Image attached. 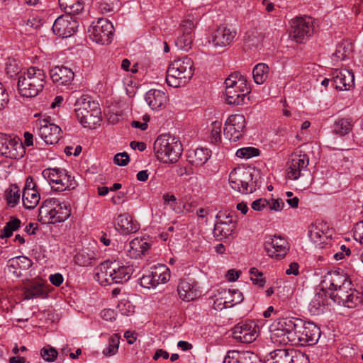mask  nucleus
<instances>
[{
	"label": "nucleus",
	"mask_w": 363,
	"mask_h": 363,
	"mask_svg": "<svg viewBox=\"0 0 363 363\" xmlns=\"http://www.w3.org/2000/svg\"><path fill=\"white\" fill-rule=\"evenodd\" d=\"M263 180L261 170L250 166L237 167L229 174V184L231 188L241 194L255 192Z\"/></svg>",
	"instance_id": "1"
},
{
	"label": "nucleus",
	"mask_w": 363,
	"mask_h": 363,
	"mask_svg": "<svg viewBox=\"0 0 363 363\" xmlns=\"http://www.w3.org/2000/svg\"><path fill=\"white\" fill-rule=\"evenodd\" d=\"M194 74V65L192 60L187 56L174 60L167 69V84L174 88L187 84Z\"/></svg>",
	"instance_id": "2"
},
{
	"label": "nucleus",
	"mask_w": 363,
	"mask_h": 363,
	"mask_svg": "<svg viewBox=\"0 0 363 363\" xmlns=\"http://www.w3.org/2000/svg\"><path fill=\"white\" fill-rule=\"evenodd\" d=\"M46 75L43 69L30 67L18 77V90L19 94L27 98L36 96L43 91Z\"/></svg>",
	"instance_id": "3"
},
{
	"label": "nucleus",
	"mask_w": 363,
	"mask_h": 363,
	"mask_svg": "<svg viewBox=\"0 0 363 363\" xmlns=\"http://www.w3.org/2000/svg\"><path fill=\"white\" fill-rule=\"evenodd\" d=\"M96 270L95 279L103 286L123 284L130 277V269L116 261H105Z\"/></svg>",
	"instance_id": "4"
},
{
	"label": "nucleus",
	"mask_w": 363,
	"mask_h": 363,
	"mask_svg": "<svg viewBox=\"0 0 363 363\" xmlns=\"http://www.w3.org/2000/svg\"><path fill=\"white\" fill-rule=\"evenodd\" d=\"M309 157L301 150H296L287 162V177L298 180L299 188L306 189L311 184V172L308 169Z\"/></svg>",
	"instance_id": "5"
},
{
	"label": "nucleus",
	"mask_w": 363,
	"mask_h": 363,
	"mask_svg": "<svg viewBox=\"0 0 363 363\" xmlns=\"http://www.w3.org/2000/svg\"><path fill=\"white\" fill-rule=\"evenodd\" d=\"M182 145L178 138L170 135H161L154 143V152L163 163H174L182 153Z\"/></svg>",
	"instance_id": "6"
},
{
	"label": "nucleus",
	"mask_w": 363,
	"mask_h": 363,
	"mask_svg": "<svg viewBox=\"0 0 363 363\" xmlns=\"http://www.w3.org/2000/svg\"><path fill=\"white\" fill-rule=\"evenodd\" d=\"M226 102L228 104L239 106L251 92V88L246 78L239 72H233L225 81Z\"/></svg>",
	"instance_id": "7"
},
{
	"label": "nucleus",
	"mask_w": 363,
	"mask_h": 363,
	"mask_svg": "<svg viewBox=\"0 0 363 363\" xmlns=\"http://www.w3.org/2000/svg\"><path fill=\"white\" fill-rule=\"evenodd\" d=\"M71 215V206L67 202L60 203L56 199H47L40 207L38 220L43 223L63 222Z\"/></svg>",
	"instance_id": "8"
},
{
	"label": "nucleus",
	"mask_w": 363,
	"mask_h": 363,
	"mask_svg": "<svg viewBox=\"0 0 363 363\" xmlns=\"http://www.w3.org/2000/svg\"><path fill=\"white\" fill-rule=\"evenodd\" d=\"M75 113L79 123L85 128H95L101 122L99 104L88 96H83L77 101Z\"/></svg>",
	"instance_id": "9"
},
{
	"label": "nucleus",
	"mask_w": 363,
	"mask_h": 363,
	"mask_svg": "<svg viewBox=\"0 0 363 363\" xmlns=\"http://www.w3.org/2000/svg\"><path fill=\"white\" fill-rule=\"evenodd\" d=\"M315 31V20L309 16H296L290 21L289 38L304 43Z\"/></svg>",
	"instance_id": "10"
},
{
	"label": "nucleus",
	"mask_w": 363,
	"mask_h": 363,
	"mask_svg": "<svg viewBox=\"0 0 363 363\" xmlns=\"http://www.w3.org/2000/svg\"><path fill=\"white\" fill-rule=\"evenodd\" d=\"M320 336V330L316 325L311 322L298 321L290 335V345H312L318 342Z\"/></svg>",
	"instance_id": "11"
},
{
	"label": "nucleus",
	"mask_w": 363,
	"mask_h": 363,
	"mask_svg": "<svg viewBox=\"0 0 363 363\" xmlns=\"http://www.w3.org/2000/svg\"><path fill=\"white\" fill-rule=\"evenodd\" d=\"M42 174L48 181L52 189L55 191L60 192L74 187V177L68 174L65 169L48 168L44 169Z\"/></svg>",
	"instance_id": "12"
},
{
	"label": "nucleus",
	"mask_w": 363,
	"mask_h": 363,
	"mask_svg": "<svg viewBox=\"0 0 363 363\" xmlns=\"http://www.w3.org/2000/svg\"><path fill=\"white\" fill-rule=\"evenodd\" d=\"M322 284L329 290L335 291L336 293L333 296L338 298L341 293L349 292L352 281L344 271H330L325 275Z\"/></svg>",
	"instance_id": "13"
},
{
	"label": "nucleus",
	"mask_w": 363,
	"mask_h": 363,
	"mask_svg": "<svg viewBox=\"0 0 363 363\" xmlns=\"http://www.w3.org/2000/svg\"><path fill=\"white\" fill-rule=\"evenodd\" d=\"M24 154L25 149L20 138L0 133V155L18 160L23 157Z\"/></svg>",
	"instance_id": "14"
},
{
	"label": "nucleus",
	"mask_w": 363,
	"mask_h": 363,
	"mask_svg": "<svg viewBox=\"0 0 363 363\" xmlns=\"http://www.w3.org/2000/svg\"><path fill=\"white\" fill-rule=\"evenodd\" d=\"M296 323L288 318H277L274 320V345L286 346L291 341L290 335L294 332Z\"/></svg>",
	"instance_id": "15"
},
{
	"label": "nucleus",
	"mask_w": 363,
	"mask_h": 363,
	"mask_svg": "<svg viewBox=\"0 0 363 363\" xmlns=\"http://www.w3.org/2000/svg\"><path fill=\"white\" fill-rule=\"evenodd\" d=\"M114 28L111 22L106 18H99L94 23L90 30L93 40L102 45L109 44L113 36Z\"/></svg>",
	"instance_id": "16"
},
{
	"label": "nucleus",
	"mask_w": 363,
	"mask_h": 363,
	"mask_svg": "<svg viewBox=\"0 0 363 363\" xmlns=\"http://www.w3.org/2000/svg\"><path fill=\"white\" fill-rule=\"evenodd\" d=\"M38 134L48 145L57 143L62 137L61 128L48 119L39 120L36 123Z\"/></svg>",
	"instance_id": "17"
},
{
	"label": "nucleus",
	"mask_w": 363,
	"mask_h": 363,
	"mask_svg": "<svg viewBox=\"0 0 363 363\" xmlns=\"http://www.w3.org/2000/svg\"><path fill=\"white\" fill-rule=\"evenodd\" d=\"M245 128V118L242 114L230 116L225 123L223 134L225 138L236 142L242 136Z\"/></svg>",
	"instance_id": "18"
},
{
	"label": "nucleus",
	"mask_w": 363,
	"mask_h": 363,
	"mask_svg": "<svg viewBox=\"0 0 363 363\" xmlns=\"http://www.w3.org/2000/svg\"><path fill=\"white\" fill-rule=\"evenodd\" d=\"M258 326L251 320L239 323L233 328V337L238 342L251 343L257 337Z\"/></svg>",
	"instance_id": "19"
},
{
	"label": "nucleus",
	"mask_w": 363,
	"mask_h": 363,
	"mask_svg": "<svg viewBox=\"0 0 363 363\" xmlns=\"http://www.w3.org/2000/svg\"><path fill=\"white\" fill-rule=\"evenodd\" d=\"M23 203L26 208L33 209L39 203L40 196L33 177L26 178L22 194Z\"/></svg>",
	"instance_id": "20"
},
{
	"label": "nucleus",
	"mask_w": 363,
	"mask_h": 363,
	"mask_svg": "<svg viewBox=\"0 0 363 363\" xmlns=\"http://www.w3.org/2000/svg\"><path fill=\"white\" fill-rule=\"evenodd\" d=\"M77 23L72 16L62 15L53 23V33L63 38L70 37L75 32Z\"/></svg>",
	"instance_id": "21"
},
{
	"label": "nucleus",
	"mask_w": 363,
	"mask_h": 363,
	"mask_svg": "<svg viewBox=\"0 0 363 363\" xmlns=\"http://www.w3.org/2000/svg\"><path fill=\"white\" fill-rule=\"evenodd\" d=\"M333 82L336 89L350 90L354 86V77L347 69H335L333 72Z\"/></svg>",
	"instance_id": "22"
},
{
	"label": "nucleus",
	"mask_w": 363,
	"mask_h": 363,
	"mask_svg": "<svg viewBox=\"0 0 363 363\" xmlns=\"http://www.w3.org/2000/svg\"><path fill=\"white\" fill-rule=\"evenodd\" d=\"M235 35V30L224 26L219 27L213 33L209 42L216 48H224L233 41Z\"/></svg>",
	"instance_id": "23"
},
{
	"label": "nucleus",
	"mask_w": 363,
	"mask_h": 363,
	"mask_svg": "<svg viewBox=\"0 0 363 363\" xmlns=\"http://www.w3.org/2000/svg\"><path fill=\"white\" fill-rule=\"evenodd\" d=\"M145 101L152 110H160L165 108L168 96L167 94L159 89H150L145 94Z\"/></svg>",
	"instance_id": "24"
},
{
	"label": "nucleus",
	"mask_w": 363,
	"mask_h": 363,
	"mask_svg": "<svg viewBox=\"0 0 363 363\" xmlns=\"http://www.w3.org/2000/svg\"><path fill=\"white\" fill-rule=\"evenodd\" d=\"M52 82L58 85L69 84L74 79V74L72 70L66 67L56 66L50 72Z\"/></svg>",
	"instance_id": "25"
},
{
	"label": "nucleus",
	"mask_w": 363,
	"mask_h": 363,
	"mask_svg": "<svg viewBox=\"0 0 363 363\" xmlns=\"http://www.w3.org/2000/svg\"><path fill=\"white\" fill-rule=\"evenodd\" d=\"M179 297L185 301H191L199 296V292L194 282L181 279L177 286Z\"/></svg>",
	"instance_id": "26"
},
{
	"label": "nucleus",
	"mask_w": 363,
	"mask_h": 363,
	"mask_svg": "<svg viewBox=\"0 0 363 363\" xmlns=\"http://www.w3.org/2000/svg\"><path fill=\"white\" fill-rule=\"evenodd\" d=\"M116 225L123 234L136 233L140 228L138 223L128 213L120 214L116 219Z\"/></svg>",
	"instance_id": "27"
},
{
	"label": "nucleus",
	"mask_w": 363,
	"mask_h": 363,
	"mask_svg": "<svg viewBox=\"0 0 363 363\" xmlns=\"http://www.w3.org/2000/svg\"><path fill=\"white\" fill-rule=\"evenodd\" d=\"M59 5L62 11H64L67 16L77 15L80 13L84 7V0H58Z\"/></svg>",
	"instance_id": "28"
},
{
	"label": "nucleus",
	"mask_w": 363,
	"mask_h": 363,
	"mask_svg": "<svg viewBox=\"0 0 363 363\" xmlns=\"http://www.w3.org/2000/svg\"><path fill=\"white\" fill-rule=\"evenodd\" d=\"M337 298L339 302H342L345 306L350 308L356 307L357 305L362 301V296L360 293L353 289L352 287L351 289L349 290V292H344L339 294Z\"/></svg>",
	"instance_id": "29"
},
{
	"label": "nucleus",
	"mask_w": 363,
	"mask_h": 363,
	"mask_svg": "<svg viewBox=\"0 0 363 363\" xmlns=\"http://www.w3.org/2000/svg\"><path fill=\"white\" fill-rule=\"evenodd\" d=\"M150 273L156 286L160 284L167 283L170 278L169 269L164 264L155 266L152 268Z\"/></svg>",
	"instance_id": "30"
},
{
	"label": "nucleus",
	"mask_w": 363,
	"mask_h": 363,
	"mask_svg": "<svg viewBox=\"0 0 363 363\" xmlns=\"http://www.w3.org/2000/svg\"><path fill=\"white\" fill-rule=\"evenodd\" d=\"M220 299L223 300V306L219 308L222 309L223 308L231 307L241 303L243 301V296L238 289H228V291L225 290Z\"/></svg>",
	"instance_id": "31"
},
{
	"label": "nucleus",
	"mask_w": 363,
	"mask_h": 363,
	"mask_svg": "<svg viewBox=\"0 0 363 363\" xmlns=\"http://www.w3.org/2000/svg\"><path fill=\"white\" fill-rule=\"evenodd\" d=\"M323 227L322 223H315L311 225L308 228V236L311 240L318 245L323 244L328 239Z\"/></svg>",
	"instance_id": "32"
},
{
	"label": "nucleus",
	"mask_w": 363,
	"mask_h": 363,
	"mask_svg": "<svg viewBox=\"0 0 363 363\" xmlns=\"http://www.w3.org/2000/svg\"><path fill=\"white\" fill-rule=\"evenodd\" d=\"M211 157V151L206 148H197L189 155V162L196 166L204 164Z\"/></svg>",
	"instance_id": "33"
},
{
	"label": "nucleus",
	"mask_w": 363,
	"mask_h": 363,
	"mask_svg": "<svg viewBox=\"0 0 363 363\" xmlns=\"http://www.w3.org/2000/svg\"><path fill=\"white\" fill-rule=\"evenodd\" d=\"M32 263L30 259L25 256H18L11 258L7 262V267L9 271L13 274L18 275L16 269H27L31 266Z\"/></svg>",
	"instance_id": "34"
},
{
	"label": "nucleus",
	"mask_w": 363,
	"mask_h": 363,
	"mask_svg": "<svg viewBox=\"0 0 363 363\" xmlns=\"http://www.w3.org/2000/svg\"><path fill=\"white\" fill-rule=\"evenodd\" d=\"M277 345H274V363H291L294 351L289 350L286 346L276 348Z\"/></svg>",
	"instance_id": "35"
},
{
	"label": "nucleus",
	"mask_w": 363,
	"mask_h": 363,
	"mask_svg": "<svg viewBox=\"0 0 363 363\" xmlns=\"http://www.w3.org/2000/svg\"><path fill=\"white\" fill-rule=\"evenodd\" d=\"M353 128L352 121L347 118H338L333 124V133L344 136L347 135Z\"/></svg>",
	"instance_id": "36"
},
{
	"label": "nucleus",
	"mask_w": 363,
	"mask_h": 363,
	"mask_svg": "<svg viewBox=\"0 0 363 363\" xmlns=\"http://www.w3.org/2000/svg\"><path fill=\"white\" fill-rule=\"evenodd\" d=\"M326 294L323 291L315 294L309 303V311L313 315H318L320 313L325 305Z\"/></svg>",
	"instance_id": "37"
},
{
	"label": "nucleus",
	"mask_w": 363,
	"mask_h": 363,
	"mask_svg": "<svg viewBox=\"0 0 363 363\" xmlns=\"http://www.w3.org/2000/svg\"><path fill=\"white\" fill-rule=\"evenodd\" d=\"M26 299L44 298L47 292L44 286L41 284H33L25 288L23 291Z\"/></svg>",
	"instance_id": "38"
},
{
	"label": "nucleus",
	"mask_w": 363,
	"mask_h": 363,
	"mask_svg": "<svg viewBox=\"0 0 363 363\" xmlns=\"http://www.w3.org/2000/svg\"><path fill=\"white\" fill-rule=\"evenodd\" d=\"M269 67L264 63H258L252 69L254 81L257 84H262L268 78Z\"/></svg>",
	"instance_id": "39"
},
{
	"label": "nucleus",
	"mask_w": 363,
	"mask_h": 363,
	"mask_svg": "<svg viewBox=\"0 0 363 363\" xmlns=\"http://www.w3.org/2000/svg\"><path fill=\"white\" fill-rule=\"evenodd\" d=\"M274 238L276 239L274 240V249L275 250L274 255L279 258L285 257L289 250V242L284 238L281 236L277 237L274 235Z\"/></svg>",
	"instance_id": "40"
},
{
	"label": "nucleus",
	"mask_w": 363,
	"mask_h": 363,
	"mask_svg": "<svg viewBox=\"0 0 363 363\" xmlns=\"http://www.w3.org/2000/svg\"><path fill=\"white\" fill-rule=\"evenodd\" d=\"M235 226L226 222H219L215 225L213 229L214 236L222 239L223 238H228L231 235L234 231Z\"/></svg>",
	"instance_id": "41"
},
{
	"label": "nucleus",
	"mask_w": 363,
	"mask_h": 363,
	"mask_svg": "<svg viewBox=\"0 0 363 363\" xmlns=\"http://www.w3.org/2000/svg\"><path fill=\"white\" fill-rule=\"evenodd\" d=\"M292 289L289 286H279L277 290V297L279 301V304L281 308L287 306L288 302L291 297Z\"/></svg>",
	"instance_id": "42"
},
{
	"label": "nucleus",
	"mask_w": 363,
	"mask_h": 363,
	"mask_svg": "<svg viewBox=\"0 0 363 363\" xmlns=\"http://www.w3.org/2000/svg\"><path fill=\"white\" fill-rule=\"evenodd\" d=\"M21 226V220L15 217H11L10 220L7 222L4 227V229L1 230V234L0 235L1 238H10L13 231L17 230Z\"/></svg>",
	"instance_id": "43"
},
{
	"label": "nucleus",
	"mask_w": 363,
	"mask_h": 363,
	"mask_svg": "<svg viewBox=\"0 0 363 363\" xmlns=\"http://www.w3.org/2000/svg\"><path fill=\"white\" fill-rule=\"evenodd\" d=\"M20 189L16 184H11L5 191V198L8 204L14 206L20 199Z\"/></svg>",
	"instance_id": "44"
},
{
	"label": "nucleus",
	"mask_w": 363,
	"mask_h": 363,
	"mask_svg": "<svg viewBox=\"0 0 363 363\" xmlns=\"http://www.w3.org/2000/svg\"><path fill=\"white\" fill-rule=\"evenodd\" d=\"M94 259L93 252H87L84 250L79 252L74 257L75 263L82 267L91 265Z\"/></svg>",
	"instance_id": "45"
},
{
	"label": "nucleus",
	"mask_w": 363,
	"mask_h": 363,
	"mask_svg": "<svg viewBox=\"0 0 363 363\" xmlns=\"http://www.w3.org/2000/svg\"><path fill=\"white\" fill-rule=\"evenodd\" d=\"M193 40L194 35L187 33H185V34L182 33L175 40V45L179 50L188 51L191 48Z\"/></svg>",
	"instance_id": "46"
},
{
	"label": "nucleus",
	"mask_w": 363,
	"mask_h": 363,
	"mask_svg": "<svg viewBox=\"0 0 363 363\" xmlns=\"http://www.w3.org/2000/svg\"><path fill=\"white\" fill-rule=\"evenodd\" d=\"M120 337L117 334L112 335L108 340V344L103 350V354L106 357H111L116 354L118 350Z\"/></svg>",
	"instance_id": "47"
},
{
	"label": "nucleus",
	"mask_w": 363,
	"mask_h": 363,
	"mask_svg": "<svg viewBox=\"0 0 363 363\" xmlns=\"http://www.w3.org/2000/svg\"><path fill=\"white\" fill-rule=\"evenodd\" d=\"M234 354L238 357L240 363H259V362L258 356L250 351H235Z\"/></svg>",
	"instance_id": "48"
},
{
	"label": "nucleus",
	"mask_w": 363,
	"mask_h": 363,
	"mask_svg": "<svg viewBox=\"0 0 363 363\" xmlns=\"http://www.w3.org/2000/svg\"><path fill=\"white\" fill-rule=\"evenodd\" d=\"M221 127L222 121H216L211 123V142L218 144L221 141Z\"/></svg>",
	"instance_id": "49"
},
{
	"label": "nucleus",
	"mask_w": 363,
	"mask_h": 363,
	"mask_svg": "<svg viewBox=\"0 0 363 363\" xmlns=\"http://www.w3.org/2000/svg\"><path fill=\"white\" fill-rule=\"evenodd\" d=\"M40 355L46 362H52L56 359L58 352L54 347L48 345L41 349Z\"/></svg>",
	"instance_id": "50"
},
{
	"label": "nucleus",
	"mask_w": 363,
	"mask_h": 363,
	"mask_svg": "<svg viewBox=\"0 0 363 363\" xmlns=\"http://www.w3.org/2000/svg\"><path fill=\"white\" fill-rule=\"evenodd\" d=\"M259 154V150L257 148L252 147H246L240 148L236 152V156L240 158L249 159L250 157L257 156Z\"/></svg>",
	"instance_id": "51"
},
{
	"label": "nucleus",
	"mask_w": 363,
	"mask_h": 363,
	"mask_svg": "<svg viewBox=\"0 0 363 363\" xmlns=\"http://www.w3.org/2000/svg\"><path fill=\"white\" fill-rule=\"evenodd\" d=\"M149 247V245L143 240L134 239L130 242V249L138 253L144 254Z\"/></svg>",
	"instance_id": "52"
},
{
	"label": "nucleus",
	"mask_w": 363,
	"mask_h": 363,
	"mask_svg": "<svg viewBox=\"0 0 363 363\" xmlns=\"http://www.w3.org/2000/svg\"><path fill=\"white\" fill-rule=\"evenodd\" d=\"M250 274L251 275L250 279L254 284L258 285L259 287H263L264 286L265 280L262 278L263 274L257 268L252 267L250 269Z\"/></svg>",
	"instance_id": "53"
},
{
	"label": "nucleus",
	"mask_w": 363,
	"mask_h": 363,
	"mask_svg": "<svg viewBox=\"0 0 363 363\" xmlns=\"http://www.w3.org/2000/svg\"><path fill=\"white\" fill-rule=\"evenodd\" d=\"M196 22L194 19H191L190 18H187L184 19L181 23V28L182 33L185 34V33L193 34L194 29L196 26Z\"/></svg>",
	"instance_id": "54"
},
{
	"label": "nucleus",
	"mask_w": 363,
	"mask_h": 363,
	"mask_svg": "<svg viewBox=\"0 0 363 363\" xmlns=\"http://www.w3.org/2000/svg\"><path fill=\"white\" fill-rule=\"evenodd\" d=\"M267 206H269L270 210H272V206L269 203V202L267 199L262 198L254 201L251 204V208L252 210L257 211H262Z\"/></svg>",
	"instance_id": "55"
},
{
	"label": "nucleus",
	"mask_w": 363,
	"mask_h": 363,
	"mask_svg": "<svg viewBox=\"0 0 363 363\" xmlns=\"http://www.w3.org/2000/svg\"><path fill=\"white\" fill-rule=\"evenodd\" d=\"M20 72V67L14 60H9L6 65V74L13 77L18 74Z\"/></svg>",
	"instance_id": "56"
},
{
	"label": "nucleus",
	"mask_w": 363,
	"mask_h": 363,
	"mask_svg": "<svg viewBox=\"0 0 363 363\" xmlns=\"http://www.w3.org/2000/svg\"><path fill=\"white\" fill-rule=\"evenodd\" d=\"M140 284L142 287L147 289L156 287L150 272L148 274L143 275L140 279Z\"/></svg>",
	"instance_id": "57"
},
{
	"label": "nucleus",
	"mask_w": 363,
	"mask_h": 363,
	"mask_svg": "<svg viewBox=\"0 0 363 363\" xmlns=\"http://www.w3.org/2000/svg\"><path fill=\"white\" fill-rule=\"evenodd\" d=\"M114 162L119 166H125L129 162V156L126 152L118 153L114 157Z\"/></svg>",
	"instance_id": "58"
},
{
	"label": "nucleus",
	"mask_w": 363,
	"mask_h": 363,
	"mask_svg": "<svg viewBox=\"0 0 363 363\" xmlns=\"http://www.w3.org/2000/svg\"><path fill=\"white\" fill-rule=\"evenodd\" d=\"M354 236L357 240L363 244V220L355 225Z\"/></svg>",
	"instance_id": "59"
},
{
	"label": "nucleus",
	"mask_w": 363,
	"mask_h": 363,
	"mask_svg": "<svg viewBox=\"0 0 363 363\" xmlns=\"http://www.w3.org/2000/svg\"><path fill=\"white\" fill-rule=\"evenodd\" d=\"M101 318L107 321H112L115 319V313L112 309H104L101 312Z\"/></svg>",
	"instance_id": "60"
},
{
	"label": "nucleus",
	"mask_w": 363,
	"mask_h": 363,
	"mask_svg": "<svg viewBox=\"0 0 363 363\" xmlns=\"http://www.w3.org/2000/svg\"><path fill=\"white\" fill-rule=\"evenodd\" d=\"M49 279L50 282L56 286L61 285L64 280L62 275L60 273L50 275Z\"/></svg>",
	"instance_id": "61"
},
{
	"label": "nucleus",
	"mask_w": 363,
	"mask_h": 363,
	"mask_svg": "<svg viewBox=\"0 0 363 363\" xmlns=\"http://www.w3.org/2000/svg\"><path fill=\"white\" fill-rule=\"evenodd\" d=\"M8 101V94L5 92L4 89L0 83V109L3 108Z\"/></svg>",
	"instance_id": "62"
},
{
	"label": "nucleus",
	"mask_w": 363,
	"mask_h": 363,
	"mask_svg": "<svg viewBox=\"0 0 363 363\" xmlns=\"http://www.w3.org/2000/svg\"><path fill=\"white\" fill-rule=\"evenodd\" d=\"M235 351L228 352V354L223 360V363H240L237 356L234 354Z\"/></svg>",
	"instance_id": "63"
},
{
	"label": "nucleus",
	"mask_w": 363,
	"mask_h": 363,
	"mask_svg": "<svg viewBox=\"0 0 363 363\" xmlns=\"http://www.w3.org/2000/svg\"><path fill=\"white\" fill-rule=\"evenodd\" d=\"M99 9L102 13H108L113 11V7L106 2L101 3Z\"/></svg>",
	"instance_id": "64"
}]
</instances>
